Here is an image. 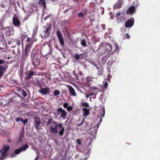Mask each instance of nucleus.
Masks as SVG:
<instances>
[{"label": "nucleus", "instance_id": "obj_21", "mask_svg": "<svg viewBox=\"0 0 160 160\" xmlns=\"http://www.w3.org/2000/svg\"><path fill=\"white\" fill-rule=\"evenodd\" d=\"M24 137L23 134L22 133H21L20 137L17 140V142L18 144L21 143L22 142V137Z\"/></svg>", "mask_w": 160, "mask_h": 160}, {"label": "nucleus", "instance_id": "obj_24", "mask_svg": "<svg viewBox=\"0 0 160 160\" xmlns=\"http://www.w3.org/2000/svg\"><path fill=\"white\" fill-rule=\"evenodd\" d=\"M105 109L104 108H103L102 110H100V113L101 114V117H103L104 116L105 114Z\"/></svg>", "mask_w": 160, "mask_h": 160}, {"label": "nucleus", "instance_id": "obj_19", "mask_svg": "<svg viewBox=\"0 0 160 160\" xmlns=\"http://www.w3.org/2000/svg\"><path fill=\"white\" fill-rule=\"evenodd\" d=\"M52 29L51 27V24H50L49 26H48L47 28L45 29L44 32H45V34H50V31Z\"/></svg>", "mask_w": 160, "mask_h": 160}, {"label": "nucleus", "instance_id": "obj_54", "mask_svg": "<svg viewBox=\"0 0 160 160\" xmlns=\"http://www.w3.org/2000/svg\"><path fill=\"white\" fill-rule=\"evenodd\" d=\"M77 77H75V78H78V77L77 76Z\"/></svg>", "mask_w": 160, "mask_h": 160}, {"label": "nucleus", "instance_id": "obj_3", "mask_svg": "<svg viewBox=\"0 0 160 160\" xmlns=\"http://www.w3.org/2000/svg\"><path fill=\"white\" fill-rule=\"evenodd\" d=\"M41 50L40 47L36 46L31 51V58H38V54H41Z\"/></svg>", "mask_w": 160, "mask_h": 160}, {"label": "nucleus", "instance_id": "obj_59", "mask_svg": "<svg viewBox=\"0 0 160 160\" xmlns=\"http://www.w3.org/2000/svg\"><path fill=\"white\" fill-rule=\"evenodd\" d=\"M91 48H91H91H90V49H91Z\"/></svg>", "mask_w": 160, "mask_h": 160}, {"label": "nucleus", "instance_id": "obj_16", "mask_svg": "<svg viewBox=\"0 0 160 160\" xmlns=\"http://www.w3.org/2000/svg\"><path fill=\"white\" fill-rule=\"evenodd\" d=\"M122 2L120 1H118L116 3L114 4L113 8L114 9L119 8L122 7Z\"/></svg>", "mask_w": 160, "mask_h": 160}, {"label": "nucleus", "instance_id": "obj_8", "mask_svg": "<svg viewBox=\"0 0 160 160\" xmlns=\"http://www.w3.org/2000/svg\"><path fill=\"white\" fill-rule=\"evenodd\" d=\"M28 148H29V146L27 144H25L22 147H21L19 148L15 149L14 151V152L15 154H18L22 151H24Z\"/></svg>", "mask_w": 160, "mask_h": 160}, {"label": "nucleus", "instance_id": "obj_10", "mask_svg": "<svg viewBox=\"0 0 160 160\" xmlns=\"http://www.w3.org/2000/svg\"><path fill=\"white\" fill-rule=\"evenodd\" d=\"M134 19L132 18L128 19L126 22L125 23V27L126 28H131L132 27L134 24Z\"/></svg>", "mask_w": 160, "mask_h": 160}, {"label": "nucleus", "instance_id": "obj_31", "mask_svg": "<svg viewBox=\"0 0 160 160\" xmlns=\"http://www.w3.org/2000/svg\"><path fill=\"white\" fill-rule=\"evenodd\" d=\"M80 56L81 57V59L86 58L87 57V55L86 53H82L80 54Z\"/></svg>", "mask_w": 160, "mask_h": 160}, {"label": "nucleus", "instance_id": "obj_43", "mask_svg": "<svg viewBox=\"0 0 160 160\" xmlns=\"http://www.w3.org/2000/svg\"><path fill=\"white\" fill-rule=\"evenodd\" d=\"M17 44L19 46L21 44V41H18L17 42Z\"/></svg>", "mask_w": 160, "mask_h": 160}, {"label": "nucleus", "instance_id": "obj_15", "mask_svg": "<svg viewBox=\"0 0 160 160\" xmlns=\"http://www.w3.org/2000/svg\"><path fill=\"white\" fill-rule=\"evenodd\" d=\"M36 72H34L33 71H31L28 73L26 77V78L28 79L32 78L33 75H37V74H36Z\"/></svg>", "mask_w": 160, "mask_h": 160}, {"label": "nucleus", "instance_id": "obj_12", "mask_svg": "<svg viewBox=\"0 0 160 160\" xmlns=\"http://www.w3.org/2000/svg\"><path fill=\"white\" fill-rule=\"evenodd\" d=\"M57 112H61L60 116L62 118H65L67 115L66 112L65 110L61 108H59L57 110Z\"/></svg>", "mask_w": 160, "mask_h": 160}, {"label": "nucleus", "instance_id": "obj_36", "mask_svg": "<svg viewBox=\"0 0 160 160\" xmlns=\"http://www.w3.org/2000/svg\"><path fill=\"white\" fill-rule=\"evenodd\" d=\"M15 120L17 122H18L20 121L21 122L22 120V118L21 117L17 118Z\"/></svg>", "mask_w": 160, "mask_h": 160}, {"label": "nucleus", "instance_id": "obj_28", "mask_svg": "<svg viewBox=\"0 0 160 160\" xmlns=\"http://www.w3.org/2000/svg\"><path fill=\"white\" fill-rule=\"evenodd\" d=\"M121 14V12H119L117 13L116 15V17L118 20H121V18L120 17V15Z\"/></svg>", "mask_w": 160, "mask_h": 160}, {"label": "nucleus", "instance_id": "obj_5", "mask_svg": "<svg viewBox=\"0 0 160 160\" xmlns=\"http://www.w3.org/2000/svg\"><path fill=\"white\" fill-rule=\"evenodd\" d=\"M34 123L35 128L37 130H39L41 128L40 125L42 124V122H41V119L40 118H34Z\"/></svg>", "mask_w": 160, "mask_h": 160}, {"label": "nucleus", "instance_id": "obj_11", "mask_svg": "<svg viewBox=\"0 0 160 160\" xmlns=\"http://www.w3.org/2000/svg\"><path fill=\"white\" fill-rule=\"evenodd\" d=\"M103 48L105 50V52H110L112 49V45L110 43H105L103 46Z\"/></svg>", "mask_w": 160, "mask_h": 160}, {"label": "nucleus", "instance_id": "obj_53", "mask_svg": "<svg viewBox=\"0 0 160 160\" xmlns=\"http://www.w3.org/2000/svg\"><path fill=\"white\" fill-rule=\"evenodd\" d=\"M98 127H99V124H98L97 125V128H98Z\"/></svg>", "mask_w": 160, "mask_h": 160}, {"label": "nucleus", "instance_id": "obj_46", "mask_svg": "<svg viewBox=\"0 0 160 160\" xmlns=\"http://www.w3.org/2000/svg\"><path fill=\"white\" fill-rule=\"evenodd\" d=\"M16 156V155L14 153V154H13V153H12V154L11 155V158H13V157H15V156Z\"/></svg>", "mask_w": 160, "mask_h": 160}, {"label": "nucleus", "instance_id": "obj_25", "mask_svg": "<svg viewBox=\"0 0 160 160\" xmlns=\"http://www.w3.org/2000/svg\"><path fill=\"white\" fill-rule=\"evenodd\" d=\"M10 149V147L9 146H8L6 147L5 146L4 148L0 151V152H1L2 151V150L4 149V150L7 152V151L9 150Z\"/></svg>", "mask_w": 160, "mask_h": 160}, {"label": "nucleus", "instance_id": "obj_34", "mask_svg": "<svg viewBox=\"0 0 160 160\" xmlns=\"http://www.w3.org/2000/svg\"><path fill=\"white\" fill-rule=\"evenodd\" d=\"M31 38L30 37L28 38L27 39V40L26 41V45L28 44H31L30 42V41Z\"/></svg>", "mask_w": 160, "mask_h": 160}, {"label": "nucleus", "instance_id": "obj_51", "mask_svg": "<svg viewBox=\"0 0 160 160\" xmlns=\"http://www.w3.org/2000/svg\"><path fill=\"white\" fill-rule=\"evenodd\" d=\"M23 40H22V47H23Z\"/></svg>", "mask_w": 160, "mask_h": 160}, {"label": "nucleus", "instance_id": "obj_23", "mask_svg": "<svg viewBox=\"0 0 160 160\" xmlns=\"http://www.w3.org/2000/svg\"><path fill=\"white\" fill-rule=\"evenodd\" d=\"M81 45L83 47H85L87 46V44L86 42V40L85 39L81 40Z\"/></svg>", "mask_w": 160, "mask_h": 160}, {"label": "nucleus", "instance_id": "obj_26", "mask_svg": "<svg viewBox=\"0 0 160 160\" xmlns=\"http://www.w3.org/2000/svg\"><path fill=\"white\" fill-rule=\"evenodd\" d=\"M21 94L24 97H26L27 96V93L24 90H21Z\"/></svg>", "mask_w": 160, "mask_h": 160}, {"label": "nucleus", "instance_id": "obj_48", "mask_svg": "<svg viewBox=\"0 0 160 160\" xmlns=\"http://www.w3.org/2000/svg\"><path fill=\"white\" fill-rule=\"evenodd\" d=\"M38 158H39L38 157H37L34 160H38Z\"/></svg>", "mask_w": 160, "mask_h": 160}, {"label": "nucleus", "instance_id": "obj_17", "mask_svg": "<svg viewBox=\"0 0 160 160\" xmlns=\"http://www.w3.org/2000/svg\"><path fill=\"white\" fill-rule=\"evenodd\" d=\"M68 89L70 93L71 94L72 96H74L76 95L74 89L72 86H69Z\"/></svg>", "mask_w": 160, "mask_h": 160}, {"label": "nucleus", "instance_id": "obj_38", "mask_svg": "<svg viewBox=\"0 0 160 160\" xmlns=\"http://www.w3.org/2000/svg\"><path fill=\"white\" fill-rule=\"evenodd\" d=\"M72 108L71 106H68L67 108V110L68 111H71L72 110Z\"/></svg>", "mask_w": 160, "mask_h": 160}, {"label": "nucleus", "instance_id": "obj_20", "mask_svg": "<svg viewBox=\"0 0 160 160\" xmlns=\"http://www.w3.org/2000/svg\"><path fill=\"white\" fill-rule=\"evenodd\" d=\"M88 62L89 63L93 65L96 67H97L98 68V67L96 63L91 58H89L88 59Z\"/></svg>", "mask_w": 160, "mask_h": 160}, {"label": "nucleus", "instance_id": "obj_39", "mask_svg": "<svg viewBox=\"0 0 160 160\" xmlns=\"http://www.w3.org/2000/svg\"><path fill=\"white\" fill-rule=\"evenodd\" d=\"M108 85V82H107L106 81H105V83H104V88L105 89L107 88Z\"/></svg>", "mask_w": 160, "mask_h": 160}, {"label": "nucleus", "instance_id": "obj_22", "mask_svg": "<svg viewBox=\"0 0 160 160\" xmlns=\"http://www.w3.org/2000/svg\"><path fill=\"white\" fill-rule=\"evenodd\" d=\"M39 4L41 6H43L45 8L46 2L45 0H40L38 2Z\"/></svg>", "mask_w": 160, "mask_h": 160}, {"label": "nucleus", "instance_id": "obj_2", "mask_svg": "<svg viewBox=\"0 0 160 160\" xmlns=\"http://www.w3.org/2000/svg\"><path fill=\"white\" fill-rule=\"evenodd\" d=\"M32 44H29L26 45L24 49H22V59L24 61L26 60L28 56L31 48Z\"/></svg>", "mask_w": 160, "mask_h": 160}, {"label": "nucleus", "instance_id": "obj_47", "mask_svg": "<svg viewBox=\"0 0 160 160\" xmlns=\"http://www.w3.org/2000/svg\"><path fill=\"white\" fill-rule=\"evenodd\" d=\"M83 121H84V120H83V121L80 124H78V125L79 126H81V125L82 124H83Z\"/></svg>", "mask_w": 160, "mask_h": 160}, {"label": "nucleus", "instance_id": "obj_27", "mask_svg": "<svg viewBox=\"0 0 160 160\" xmlns=\"http://www.w3.org/2000/svg\"><path fill=\"white\" fill-rule=\"evenodd\" d=\"M53 94L54 96H57L60 94V92L58 90H56L54 91Z\"/></svg>", "mask_w": 160, "mask_h": 160}, {"label": "nucleus", "instance_id": "obj_56", "mask_svg": "<svg viewBox=\"0 0 160 160\" xmlns=\"http://www.w3.org/2000/svg\"><path fill=\"white\" fill-rule=\"evenodd\" d=\"M79 0H76L77 1H78Z\"/></svg>", "mask_w": 160, "mask_h": 160}, {"label": "nucleus", "instance_id": "obj_42", "mask_svg": "<svg viewBox=\"0 0 160 160\" xmlns=\"http://www.w3.org/2000/svg\"><path fill=\"white\" fill-rule=\"evenodd\" d=\"M50 17V15H48L47 17H45L44 18V20H46L48 18Z\"/></svg>", "mask_w": 160, "mask_h": 160}, {"label": "nucleus", "instance_id": "obj_1", "mask_svg": "<svg viewBox=\"0 0 160 160\" xmlns=\"http://www.w3.org/2000/svg\"><path fill=\"white\" fill-rule=\"evenodd\" d=\"M52 124L49 127V129L52 133L57 134L58 133L60 136H62L64 132L65 127L63 126L62 123H58L52 118H50L46 122V125L49 126Z\"/></svg>", "mask_w": 160, "mask_h": 160}, {"label": "nucleus", "instance_id": "obj_30", "mask_svg": "<svg viewBox=\"0 0 160 160\" xmlns=\"http://www.w3.org/2000/svg\"><path fill=\"white\" fill-rule=\"evenodd\" d=\"M80 54L79 55L78 53H76L75 54L74 58L76 60L79 59L80 58Z\"/></svg>", "mask_w": 160, "mask_h": 160}, {"label": "nucleus", "instance_id": "obj_4", "mask_svg": "<svg viewBox=\"0 0 160 160\" xmlns=\"http://www.w3.org/2000/svg\"><path fill=\"white\" fill-rule=\"evenodd\" d=\"M5 62L4 60L2 59H0V78L3 76L8 68V66L6 64H4L3 66L1 65L3 64Z\"/></svg>", "mask_w": 160, "mask_h": 160}, {"label": "nucleus", "instance_id": "obj_18", "mask_svg": "<svg viewBox=\"0 0 160 160\" xmlns=\"http://www.w3.org/2000/svg\"><path fill=\"white\" fill-rule=\"evenodd\" d=\"M82 110L83 112V115L84 116H87L89 114L90 112L89 109H88L86 108H84L82 109Z\"/></svg>", "mask_w": 160, "mask_h": 160}, {"label": "nucleus", "instance_id": "obj_55", "mask_svg": "<svg viewBox=\"0 0 160 160\" xmlns=\"http://www.w3.org/2000/svg\"><path fill=\"white\" fill-rule=\"evenodd\" d=\"M116 46H117V47H118V46H117V44H116Z\"/></svg>", "mask_w": 160, "mask_h": 160}, {"label": "nucleus", "instance_id": "obj_45", "mask_svg": "<svg viewBox=\"0 0 160 160\" xmlns=\"http://www.w3.org/2000/svg\"><path fill=\"white\" fill-rule=\"evenodd\" d=\"M6 153V152L4 150L1 154L2 156H3V155H4Z\"/></svg>", "mask_w": 160, "mask_h": 160}, {"label": "nucleus", "instance_id": "obj_50", "mask_svg": "<svg viewBox=\"0 0 160 160\" xmlns=\"http://www.w3.org/2000/svg\"><path fill=\"white\" fill-rule=\"evenodd\" d=\"M89 96H89V95H87V96H86L87 98H88L89 97Z\"/></svg>", "mask_w": 160, "mask_h": 160}, {"label": "nucleus", "instance_id": "obj_14", "mask_svg": "<svg viewBox=\"0 0 160 160\" xmlns=\"http://www.w3.org/2000/svg\"><path fill=\"white\" fill-rule=\"evenodd\" d=\"M135 10V6H132L128 9L127 10L126 12L128 15L132 14L133 13Z\"/></svg>", "mask_w": 160, "mask_h": 160}, {"label": "nucleus", "instance_id": "obj_41", "mask_svg": "<svg viewBox=\"0 0 160 160\" xmlns=\"http://www.w3.org/2000/svg\"><path fill=\"white\" fill-rule=\"evenodd\" d=\"M27 121H28V119H25V120H23L22 119V122H23L24 124H26L27 122Z\"/></svg>", "mask_w": 160, "mask_h": 160}, {"label": "nucleus", "instance_id": "obj_37", "mask_svg": "<svg viewBox=\"0 0 160 160\" xmlns=\"http://www.w3.org/2000/svg\"><path fill=\"white\" fill-rule=\"evenodd\" d=\"M76 142L79 145H80L81 144V142L79 138L76 139Z\"/></svg>", "mask_w": 160, "mask_h": 160}, {"label": "nucleus", "instance_id": "obj_40", "mask_svg": "<svg viewBox=\"0 0 160 160\" xmlns=\"http://www.w3.org/2000/svg\"><path fill=\"white\" fill-rule=\"evenodd\" d=\"M68 103L66 102L63 104V106L65 108H66L68 107Z\"/></svg>", "mask_w": 160, "mask_h": 160}, {"label": "nucleus", "instance_id": "obj_35", "mask_svg": "<svg viewBox=\"0 0 160 160\" xmlns=\"http://www.w3.org/2000/svg\"><path fill=\"white\" fill-rule=\"evenodd\" d=\"M78 17H81L83 18L84 16V15L83 14L82 12H80L78 14Z\"/></svg>", "mask_w": 160, "mask_h": 160}, {"label": "nucleus", "instance_id": "obj_52", "mask_svg": "<svg viewBox=\"0 0 160 160\" xmlns=\"http://www.w3.org/2000/svg\"><path fill=\"white\" fill-rule=\"evenodd\" d=\"M67 10H66L64 11V12H67Z\"/></svg>", "mask_w": 160, "mask_h": 160}, {"label": "nucleus", "instance_id": "obj_9", "mask_svg": "<svg viewBox=\"0 0 160 160\" xmlns=\"http://www.w3.org/2000/svg\"><path fill=\"white\" fill-rule=\"evenodd\" d=\"M12 24L16 27H18L20 26V22L15 14H14L12 18Z\"/></svg>", "mask_w": 160, "mask_h": 160}, {"label": "nucleus", "instance_id": "obj_33", "mask_svg": "<svg viewBox=\"0 0 160 160\" xmlns=\"http://www.w3.org/2000/svg\"><path fill=\"white\" fill-rule=\"evenodd\" d=\"M82 106H83L86 107H89V104L87 102L82 103Z\"/></svg>", "mask_w": 160, "mask_h": 160}, {"label": "nucleus", "instance_id": "obj_32", "mask_svg": "<svg viewBox=\"0 0 160 160\" xmlns=\"http://www.w3.org/2000/svg\"><path fill=\"white\" fill-rule=\"evenodd\" d=\"M130 36L128 34H126L124 35L123 36V38L124 39H128L130 38Z\"/></svg>", "mask_w": 160, "mask_h": 160}, {"label": "nucleus", "instance_id": "obj_7", "mask_svg": "<svg viewBox=\"0 0 160 160\" xmlns=\"http://www.w3.org/2000/svg\"><path fill=\"white\" fill-rule=\"evenodd\" d=\"M56 35L61 45L63 46L65 45V43L63 40V37L60 31L59 30L57 31L56 32Z\"/></svg>", "mask_w": 160, "mask_h": 160}, {"label": "nucleus", "instance_id": "obj_49", "mask_svg": "<svg viewBox=\"0 0 160 160\" xmlns=\"http://www.w3.org/2000/svg\"><path fill=\"white\" fill-rule=\"evenodd\" d=\"M93 95V93H91V94L89 95V96H92Z\"/></svg>", "mask_w": 160, "mask_h": 160}, {"label": "nucleus", "instance_id": "obj_29", "mask_svg": "<svg viewBox=\"0 0 160 160\" xmlns=\"http://www.w3.org/2000/svg\"><path fill=\"white\" fill-rule=\"evenodd\" d=\"M68 21L67 20H64L62 21L61 24L62 25L64 26L65 24L68 23Z\"/></svg>", "mask_w": 160, "mask_h": 160}, {"label": "nucleus", "instance_id": "obj_44", "mask_svg": "<svg viewBox=\"0 0 160 160\" xmlns=\"http://www.w3.org/2000/svg\"><path fill=\"white\" fill-rule=\"evenodd\" d=\"M7 141L8 142H11V140L10 138H8V139L7 140Z\"/></svg>", "mask_w": 160, "mask_h": 160}, {"label": "nucleus", "instance_id": "obj_57", "mask_svg": "<svg viewBox=\"0 0 160 160\" xmlns=\"http://www.w3.org/2000/svg\"><path fill=\"white\" fill-rule=\"evenodd\" d=\"M102 13H103V12H102Z\"/></svg>", "mask_w": 160, "mask_h": 160}, {"label": "nucleus", "instance_id": "obj_58", "mask_svg": "<svg viewBox=\"0 0 160 160\" xmlns=\"http://www.w3.org/2000/svg\"><path fill=\"white\" fill-rule=\"evenodd\" d=\"M102 13H103V12H102Z\"/></svg>", "mask_w": 160, "mask_h": 160}, {"label": "nucleus", "instance_id": "obj_6", "mask_svg": "<svg viewBox=\"0 0 160 160\" xmlns=\"http://www.w3.org/2000/svg\"><path fill=\"white\" fill-rule=\"evenodd\" d=\"M32 64L34 68H37L40 65V60L39 58H31Z\"/></svg>", "mask_w": 160, "mask_h": 160}, {"label": "nucleus", "instance_id": "obj_13", "mask_svg": "<svg viewBox=\"0 0 160 160\" xmlns=\"http://www.w3.org/2000/svg\"><path fill=\"white\" fill-rule=\"evenodd\" d=\"M41 90H39L38 92L42 93L43 95H46L49 94L50 93V90L49 88L46 87L45 88H41Z\"/></svg>", "mask_w": 160, "mask_h": 160}]
</instances>
